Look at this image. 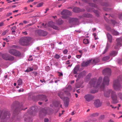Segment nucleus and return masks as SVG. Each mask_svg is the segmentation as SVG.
Segmentation results:
<instances>
[{
  "mask_svg": "<svg viewBox=\"0 0 122 122\" xmlns=\"http://www.w3.org/2000/svg\"><path fill=\"white\" fill-rule=\"evenodd\" d=\"M58 75L59 76H63V74L62 73L59 72L58 73Z\"/></svg>",
  "mask_w": 122,
  "mask_h": 122,
  "instance_id": "obj_42",
  "label": "nucleus"
},
{
  "mask_svg": "<svg viewBox=\"0 0 122 122\" xmlns=\"http://www.w3.org/2000/svg\"><path fill=\"white\" fill-rule=\"evenodd\" d=\"M112 34L114 35H117L119 34V33L117 31L115 30H112Z\"/></svg>",
  "mask_w": 122,
  "mask_h": 122,
  "instance_id": "obj_23",
  "label": "nucleus"
},
{
  "mask_svg": "<svg viewBox=\"0 0 122 122\" xmlns=\"http://www.w3.org/2000/svg\"><path fill=\"white\" fill-rule=\"evenodd\" d=\"M8 30H7L4 31L2 34V36H4L6 34V33L8 31Z\"/></svg>",
  "mask_w": 122,
  "mask_h": 122,
  "instance_id": "obj_34",
  "label": "nucleus"
},
{
  "mask_svg": "<svg viewBox=\"0 0 122 122\" xmlns=\"http://www.w3.org/2000/svg\"><path fill=\"white\" fill-rule=\"evenodd\" d=\"M17 47V46H12L11 47V49L9 51V53L12 55H15V54L14 53H15V49H14L16 48Z\"/></svg>",
  "mask_w": 122,
  "mask_h": 122,
  "instance_id": "obj_9",
  "label": "nucleus"
},
{
  "mask_svg": "<svg viewBox=\"0 0 122 122\" xmlns=\"http://www.w3.org/2000/svg\"><path fill=\"white\" fill-rule=\"evenodd\" d=\"M43 4V3L42 2L40 3L37 5V7H40Z\"/></svg>",
  "mask_w": 122,
  "mask_h": 122,
  "instance_id": "obj_28",
  "label": "nucleus"
},
{
  "mask_svg": "<svg viewBox=\"0 0 122 122\" xmlns=\"http://www.w3.org/2000/svg\"><path fill=\"white\" fill-rule=\"evenodd\" d=\"M92 60H89L86 62H84L81 64V66H87L89 63L91 62Z\"/></svg>",
  "mask_w": 122,
  "mask_h": 122,
  "instance_id": "obj_15",
  "label": "nucleus"
},
{
  "mask_svg": "<svg viewBox=\"0 0 122 122\" xmlns=\"http://www.w3.org/2000/svg\"><path fill=\"white\" fill-rule=\"evenodd\" d=\"M94 104L97 107H98L101 106L102 105V102L99 99H97L94 102Z\"/></svg>",
  "mask_w": 122,
  "mask_h": 122,
  "instance_id": "obj_11",
  "label": "nucleus"
},
{
  "mask_svg": "<svg viewBox=\"0 0 122 122\" xmlns=\"http://www.w3.org/2000/svg\"><path fill=\"white\" fill-rule=\"evenodd\" d=\"M109 46L107 44L106 46V48H105L104 52L103 53V54H104L106 53V52L107 51V50L109 48Z\"/></svg>",
  "mask_w": 122,
  "mask_h": 122,
  "instance_id": "obj_26",
  "label": "nucleus"
},
{
  "mask_svg": "<svg viewBox=\"0 0 122 122\" xmlns=\"http://www.w3.org/2000/svg\"><path fill=\"white\" fill-rule=\"evenodd\" d=\"M63 22V21L62 20L60 19L57 21V23L59 24H60L62 23Z\"/></svg>",
  "mask_w": 122,
  "mask_h": 122,
  "instance_id": "obj_29",
  "label": "nucleus"
},
{
  "mask_svg": "<svg viewBox=\"0 0 122 122\" xmlns=\"http://www.w3.org/2000/svg\"><path fill=\"white\" fill-rule=\"evenodd\" d=\"M109 122H114V121L112 120H110L109 121Z\"/></svg>",
  "mask_w": 122,
  "mask_h": 122,
  "instance_id": "obj_60",
  "label": "nucleus"
},
{
  "mask_svg": "<svg viewBox=\"0 0 122 122\" xmlns=\"http://www.w3.org/2000/svg\"><path fill=\"white\" fill-rule=\"evenodd\" d=\"M61 14L63 15L62 17L63 18L67 19H69L70 22L75 21L77 20V19L74 18H70L69 17L65 16L67 15H70L71 14V12L67 10H64L61 13Z\"/></svg>",
  "mask_w": 122,
  "mask_h": 122,
  "instance_id": "obj_1",
  "label": "nucleus"
},
{
  "mask_svg": "<svg viewBox=\"0 0 122 122\" xmlns=\"http://www.w3.org/2000/svg\"><path fill=\"white\" fill-rule=\"evenodd\" d=\"M78 9L77 8H73V11L75 12H78Z\"/></svg>",
  "mask_w": 122,
  "mask_h": 122,
  "instance_id": "obj_32",
  "label": "nucleus"
},
{
  "mask_svg": "<svg viewBox=\"0 0 122 122\" xmlns=\"http://www.w3.org/2000/svg\"><path fill=\"white\" fill-rule=\"evenodd\" d=\"M75 114V113H74V112H72L71 113V115H73Z\"/></svg>",
  "mask_w": 122,
  "mask_h": 122,
  "instance_id": "obj_56",
  "label": "nucleus"
},
{
  "mask_svg": "<svg viewBox=\"0 0 122 122\" xmlns=\"http://www.w3.org/2000/svg\"><path fill=\"white\" fill-rule=\"evenodd\" d=\"M18 10H16L13 11V12H18Z\"/></svg>",
  "mask_w": 122,
  "mask_h": 122,
  "instance_id": "obj_62",
  "label": "nucleus"
},
{
  "mask_svg": "<svg viewBox=\"0 0 122 122\" xmlns=\"http://www.w3.org/2000/svg\"><path fill=\"white\" fill-rule=\"evenodd\" d=\"M86 101H89L92 99V96L91 95L87 94L84 97Z\"/></svg>",
  "mask_w": 122,
  "mask_h": 122,
  "instance_id": "obj_14",
  "label": "nucleus"
},
{
  "mask_svg": "<svg viewBox=\"0 0 122 122\" xmlns=\"http://www.w3.org/2000/svg\"><path fill=\"white\" fill-rule=\"evenodd\" d=\"M49 10V9H48V8H47L46 9V11L45 12V13H46V12H47V11L48 10Z\"/></svg>",
  "mask_w": 122,
  "mask_h": 122,
  "instance_id": "obj_54",
  "label": "nucleus"
},
{
  "mask_svg": "<svg viewBox=\"0 0 122 122\" xmlns=\"http://www.w3.org/2000/svg\"><path fill=\"white\" fill-rule=\"evenodd\" d=\"M15 1H16L15 0H12V1H10L9 2H8V3H10V2H14Z\"/></svg>",
  "mask_w": 122,
  "mask_h": 122,
  "instance_id": "obj_59",
  "label": "nucleus"
},
{
  "mask_svg": "<svg viewBox=\"0 0 122 122\" xmlns=\"http://www.w3.org/2000/svg\"><path fill=\"white\" fill-rule=\"evenodd\" d=\"M81 75L80 74H79L78 75V77L77 78V79H76V81H77L79 79V76H80Z\"/></svg>",
  "mask_w": 122,
  "mask_h": 122,
  "instance_id": "obj_50",
  "label": "nucleus"
},
{
  "mask_svg": "<svg viewBox=\"0 0 122 122\" xmlns=\"http://www.w3.org/2000/svg\"><path fill=\"white\" fill-rule=\"evenodd\" d=\"M81 55H76V56L77 58H79L81 57Z\"/></svg>",
  "mask_w": 122,
  "mask_h": 122,
  "instance_id": "obj_38",
  "label": "nucleus"
},
{
  "mask_svg": "<svg viewBox=\"0 0 122 122\" xmlns=\"http://www.w3.org/2000/svg\"><path fill=\"white\" fill-rule=\"evenodd\" d=\"M70 88V90H71V86H69L68 87V88Z\"/></svg>",
  "mask_w": 122,
  "mask_h": 122,
  "instance_id": "obj_55",
  "label": "nucleus"
},
{
  "mask_svg": "<svg viewBox=\"0 0 122 122\" xmlns=\"http://www.w3.org/2000/svg\"><path fill=\"white\" fill-rule=\"evenodd\" d=\"M104 116L103 115H102L101 116V117H100V118L103 119L104 118Z\"/></svg>",
  "mask_w": 122,
  "mask_h": 122,
  "instance_id": "obj_51",
  "label": "nucleus"
},
{
  "mask_svg": "<svg viewBox=\"0 0 122 122\" xmlns=\"http://www.w3.org/2000/svg\"><path fill=\"white\" fill-rule=\"evenodd\" d=\"M23 23L25 24H26L27 23V22L26 21H23Z\"/></svg>",
  "mask_w": 122,
  "mask_h": 122,
  "instance_id": "obj_63",
  "label": "nucleus"
},
{
  "mask_svg": "<svg viewBox=\"0 0 122 122\" xmlns=\"http://www.w3.org/2000/svg\"><path fill=\"white\" fill-rule=\"evenodd\" d=\"M71 57V56L70 55H69L68 56V59H69Z\"/></svg>",
  "mask_w": 122,
  "mask_h": 122,
  "instance_id": "obj_57",
  "label": "nucleus"
},
{
  "mask_svg": "<svg viewBox=\"0 0 122 122\" xmlns=\"http://www.w3.org/2000/svg\"><path fill=\"white\" fill-rule=\"evenodd\" d=\"M5 43H5V42H3V47H4L5 46Z\"/></svg>",
  "mask_w": 122,
  "mask_h": 122,
  "instance_id": "obj_52",
  "label": "nucleus"
},
{
  "mask_svg": "<svg viewBox=\"0 0 122 122\" xmlns=\"http://www.w3.org/2000/svg\"><path fill=\"white\" fill-rule=\"evenodd\" d=\"M22 83V81L21 79H19L18 80V85L20 86L21 85Z\"/></svg>",
  "mask_w": 122,
  "mask_h": 122,
  "instance_id": "obj_27",
  "label": "nucleus"
},
{
  "mask_svg": "<svg viewBox=\"0 0 122 122\" xmlns=\"http://www.w3.org/2000/svg\"><path fill=\"white\" fill-rule=\"evenodd\" d=\"M11 14H12V13H9L7 14V16H8L11 15Z\"/></svg>",
  "mask_w": 122,
  "mask_h": 122,
  "instance_id": "obj_46",
  "label": "nucleus"
},
{
  "mask_svg": "<svg viewBox=\"0 0 122 122\" xmlns=\"http://www.w3.org/2000/svg\"><path fill=\"white\" fill-rule=\"evenodd\" d=\"M79 52L81 53V55H82V50H79Z\"/></svg>",
  "mask_w": 122,
  "mask_h": 122,
  "instance_id": "obj_49",
  "label": "nucleus"
},
{
  "mask_svg": "<svg viewBox=\"0 0 122 122\" xmlns=\"http://www.w3.org/2000/svg\"><path fill=\"white\" fill-rule=\"evenodd\" d=\"M116 41H117V45L118 47H115V48L116 49H117L118 47L119 46L121 45V43H120V42L122 40L121 38H119L117 39Z\"/></svg>",
  "mask_w": 122,
  "mask_h": 122,
  "instance_id": "obj_16",
  "label": "nucleus"
},
{
  "mask_svg": "<svg viewBox=\"0 0 122 122\" xmlns=\"http://www.w3.org/2000/svg\"><path fill=\"white\" fill-rule=\"evenodd\" d=\"M111 71V69L109 68H106L104 69L103 71V73L106 72L107 73H109Z\"/></svg>",
  "mask_w": 122,
  "mask_h": 122,
  "instance_id": "obj_20",
  "label": "nucleus"
},
{
  "mask_svg": "<svg viewBox=\"0 0 122 122\" xmlns=\"http://www.w3.org/2000/svg\"><path fill=\"white\" fill-rule=\"evenodd\" d=\"M23 25V23H20L19 24V25Z\"/></svg>",
  "mask_w": 122,
  "mask_h": 122,
  "instance_id": "obj_61",
  "label": "nucleus"
},
{
  "mask_svg": "<svg viewBox=\"0 0 122 122\" xmlns=\"http://www.w3.org/2000/svg\"><path fill=\"white\" fill-rule=\"evenodd\" d=\"M109 80L108 77H107L105 76L104 78V80L102 85L100 86L101 89H104L105 86L108 85Z\"/></svg>",
  "mask_w": 122,
  "mask_h": 122,
  "instance_id": "obj_6",
  "label": "nucleus"
},
{
  "mask_svg": "<svg viewBox=\"0 0 122 122\" xmlns=\"http://www.w3.org/2000/svg\"><path fill=\"white\" fill-rule=\"evenodd\" d=\"M10 115L9 113H5L3 115H1L0 116V118L1 119H5L9 117Z\"/></svg>",
  "mask_w": 122,
  "mask_h": 122,
  "instance_id": "obj_13",
  "label": "nucleus"
},
{
  "mask_svg": "<svg viewBox=\"0 0 122 122\" xmlns=\"http://www.w3.org/2000/svg\"><path fill=\"white\" fill-rule=\"evenodd\" d=\"M58 96L62 99H63L64 101L65 106L66 107H67L68 105L69 102V99L67 97H66L63 98L64 96L62 93H59Z\"/></svg>",
  "mask_w": 122,
  "mask_h": 122,
  "instance_id": "obj_5",
  "label": "nucleus"
},
{
  "mask_svg": "<svg viewBox=\"0 0 122 122\" xmlns=\"http://www.w3.org/2000/svg\"><path fill=\"white\" fill-rule=\"evenodd\" d=\"M4 25V23L3 22H1L0 23V27Z\"/></svg>",
  "mask_w": 122,
  "mask_h": 122,
  "instance_id": "obj_40",
  "label": "nucleus"
},
{
  "mask_svg": "<svg viewBox=\"0 0 122 122\" xmlns=\"http://www.w3.org/2000/svg\"><path fill=\"white\" fill-rule=\"evenodd\" d=\"M31 38L29 37H25L21 38L20 40L19 43L20 44L23 46L28 45L30 42Z\"/></svg>",
  "mask_w": 122,
  "mask_h": 122,
  "instance_id": "obj_4",
  "label": "nucleus"
},
{
  "mask_svg": "<svg viewBox=\"0 0 122 122\" xmlns=\"http://www.w3.org/2000/svg\"><path fill=\"white\" fill-rule=\"evenodd\" d=\"M117 52L113 51L111 52V55L112 56H114L117 54Z\"/></svg>",
  "mask_w": 122,
  "mask_h": 122,
  "instance_id": "obj_24",
  "label": "nucleus"
},
{
  "mask_svg": "<svg viewBox=\"0 0 122 122\" xmlns=\"http://www.w3.org/2000/svg\"><path fill=\"white\" fill-rule=\"evenodd\" d=\"M79 66L78 65L76 66L74 69V73L75 74H76L77 71L79 70Z\"/></svg>",
  "mask_w": 122,
  "mask_h": 122,
  "instance_id": "obj_18",
  "label": "nucleus"
},
{
  "mask_svg": "<svg viewBox=\"0 0 122 122\" xmlns=\"http://www.w3.org/2000/svg\"><path fill=\"white\" fill-rule=\"evenodd\" d=\"M69 63V61L68 60L67 61H66V64H68Z\"/></svg>",
  "mask_w": 122,
  "mask_h": 122,
  "instance_id": "obj_53",
  "label": "nucleus"
},
{
  "mask_svg": "<svg viewBox=\"0 0 122 122\" xmlns=\"http://www.w3.org/2000/svg\"><path fill=\"white\" fill-rule=\"evenodd\" d=\"M113 87L116 90L119 89L122 87L118 80H116L114 81Z\"/></svg>",
  "mask_w": 122,
  "mask_h": 122,
  "instance_id": "obj_7",
  "label": "nucleus"
},
{
  "mask_svg": "<svg viewBox=\"0 0 122 122\" xmlns=\"http://www.w3.org/2000/svg\"><path fill=\"white\" fill-rule=\"evenodd\" d=\"M54 24V23L53 22L51 21L49 23V26L52 27L54 29H58V27L57 26L55 25Z\"/></svg>",
  "mask_w": 122,
  "mask_h": 122,
  "instance_id": "obj_12",
  "label": "nucleus"
},
{
  "mask_svg": "<svg viewBox=\"0 0 122 122\" xmlns=\"http://www.w3.org/2000/svg\"><path fill=\"white\" fill-rule=\"evenodd\" d=\"M97 92V91L96 90L94 91H91V92L92 93H94L96 92Z\"/></svg>",
  "mask_w": 122,
  "mask_h": 122,
  "instance_id": "obj_47",
  "label": "nucleus"
},
{
  "mask_svg": "<svg viewBox=\"0 0 122 122\" xmlns=\"http://www.w3.org/2000/svg\"><path fill=\"white\" fill-rule=\"evenodd\" d=\"M99 61V59H96L93 60V62L94 63H97Z\"/></svg>",
  "mask_w": 122,
  "mask_h": 122,
  "instance_id": "obj_33",
  "label": "nucleus"
},
{
  "mask_svg": "<svg viewBox=\"0 0 122 122\" xmlns=\"http://www.w3.org/2000/svg\"><path fill=\"white\" fill-rule=\"evenodd\" d=\"M2 57L5 60H12L14 59L13 56L7 54L3 55Z\"/></svg>",
  "mask_w": 122,
  "mask_h": 122,
  "instance_id": "obj_8",
  "label": "nucleus"
},
{
  "mask_svg": "<svg viewBox=\"0 0 122 122\" xmlns=\"http://www.w3.org/2000/svg\"><path fill=\"white\" fill-rule=\"evenodd\" d=\"M34 0H28L27 2V3H29L30 2H31L33 1Z\"/></svg>",
  "mask_w": 122,
  "mask_h": 122,
  "instance_id": "obj_43",
  "label": "nucleus"
},
{
  "mask_svg": "<svg viewBox=\"0 0 122 122\" xmlns=\"http://www.w3.org/2000/svg\"><path fill=\"white\" fill-rule=\"evenodd\" d=\"M102 77H100L98 79L97 81L96 82L95 79H94L91 80L90 82L89 86H90L91 87H93L94 88H96L99 87L101 81H102Z\"/></svg>",
  "mask_w": 122,
  "mask_h": 122,
  "instance_id": "obj_3",
  "label": "nucleus"
},
{
  "mask_svg": "<svg viewBox=\"0 0 122 122\" xmlns=\"http://www.w3.org/2000/svg\"><path fill=\"white\" fill-rule=\"evenodd\" d=\"M22 33L25 35H26L27 34V33L26 31L23 32Z\"/></svg>",
  "mask_w": 122,
  "mask_h": 122,
  "instance_id": "obj_48",
  "label": "nucleus"
},
{
  "mask_svg": "<svg viewBox=\"0 0 122 122\" xmlns=\"http://www.w3.org/2000/svg\"><path fill=\"white\" fill-rule=\"evenodd\" d=\"M36 32L39 35L42 36H45L47 34V32L44 31L43 30H38L36 31Z\"/></svg>",
  "mask_w": 122,
  "mask_h": 122,
  "instance_id": "obj_10",
  "label": "nucleus"
},
{
  "mask_svg": "<svg viewBox=\"0 0 122 122\" xmlns=\"http://www.w3.org/2000/svg\"><path fill=\"white\" fill-rule=\"evenodd\" d=\"M66 58V56H63V57L62 58V60H64V58Z\"/></svg>",
  "mask_w": 122,
  "mask_h": 122,
  "instance_id": "obj_58",
  "label": "nucleus"
},
{
  "mask_svg": "<svg viewBox=\"0 0 122 122\" xmlns=\"http://www.w3.org/2000/svg\"><path fill=\"white\" fill-rule=\"evenodd\" d=\"M33 70V69L32 68H31L30 67H28L27 70L25 71V72H29L31 71H32Z\"/></svg>",
  "mask_w": 122,
  "mask_h": 122,
  "instance_id": "obj_22",
  "label": "nucleus"
},
{
  "mask_svg": "<svg viewBox=\"0 0 122 122\" xmlns=\"http://www.w3.org/2000/svg\"><path fill=\"white\" fill-rule=\"evenodd\" d=\"M89 40L86 39H84L83 40L84 43L86 44H88L89 43Z\"/></svg>",
  "mask_w": 122,
  "mask_h": 122,
  "instance_id": "obj_21",
  "label": "nucleus"
},
{
  "mask_svg": "<svg viewBox=\"0 0 122 122\" xmlns=\"http://www.w3.org/2000/svg\"><path fill=\"white\" fill-rule=\"evenodd\" d=\"M14 53L15 54V55H13L16 56H20L21 55V53L19 51L16 50H15V52Z\"/></svg>",
  "mask_w": 122,
  "mask_h": 122,
  "instance_id": "obj_17",
  "label": "nucleus"
},
{
  "mask_svg": "<svg viewBox=\"0 0 122 122\" xmlns=\"http://www.w3.org/2000/svg\"><path fill=\"white\" fill-rule=\"evenodd\" d=\"M107 36L108 41L110 42H111L112 40V37L111 35L109 33L107 35Z\"/></svg>",
  "mask_w": 122,
  "mask_h": 122,
  "instance_id": "obj_19",
  "label": "nucleus"
},
{
  "mask_svg": "<svg viewBox=\"0 0 122 122\" xmlns=\"http://www.w3.org/2000/svg\"><path fill=\"white\" fill-rule=\"evenodd\" d=\"M68 50L67 49H65L63 51V53L64 54H66L68 52Z\"/></svg>",
  "mask_w": 122,
  "mask_h": 122,
  "instance_id": "obj_36",
  "label": "nucleus"
},
{
  "mask_svg": "<svg viewBox=\"0 0 122 122\" xmlns=\"http://www.w3.org/2000/svg\"><path fill=\"white\" fill-rule=\"evenodd\" d=\"M16 27L15 26H14L11 29V30H12V32H15V30L16 29Z\"/></svg>",
  "mask_w": 122,
  "mask_h": 122,
  "instance_id": "obj_30",
  "label": "nucleus"
},
{
  "mask_svg": "<svg viewBox=\"0 0 122 122\" xmlns=\"http://www.w3.org/2000/svg\"><path fill=\"white\" fill-rule=\"evenodd\" d=\"M118 96L119 97L120 99H122V94L121 93H120L118 94Z\"/></svg>",
  "mask_w": 122,
  "mask_h": 122,
  "instance_id": "obj_37",
  "label": "nucleus"
},
{
  "mask_svg": "<svg viewBox=\"0 0 122 122\" xmlns=\"http://www.w3.org/2000/svg\"><path fill=\"white\" fill-rule=\"evenodd\" d=\"M50 67L48 66H47L45 67V69L46 71H48L50 70Z\"/></svg>",
  "mask_w": 122,
  "mask_h": 122,
  "instance_id": "obj_35",
  "label": "nucleus"
},
{
  "mask_svg": "<svg viewBox=\"0 0 122 122\" xmlns=\"http://www.w3.org/2000/svg\"><path fill=\"white\" fill-rule=\"evenodd\" d=\"M111 94V97L114 103H117L118 102L117 99V97L115 94L114 92L111 90H109L107 91V92H104L105 96L107 97L109 96L110 94Z\"/></svg>",
  "mask_w": 122,
  "mask_h": 122,
  "instance_id": "obj_2",
  "label": "nucleus"
},
{
  "mask_svg": "<svg viewBox=\"0 0 122 122\" xmlns=\"http://www.w3.org/2000/svg\"><path fill=\"white\" fill-rule=\"evenodd\" d=\"M93 35L94 36V37H95V40L97 39V38L96 37L97 36L96 34L95 33H94L93 34Z\"/></svg>",
  "mask_w": 122,
  "mask_h": 122,
  "instance_id": "obj_39",
  "label": "nucleus"
},
{
  "mask_svg": "<svg viewBox=\"0 0 122 122\" xmlns=\"http://www.w3.org/2000/svg\"><path fill=\"white\" fill-rule=\"evenodd\" d=\"M48 119L47 118H46L44 120V122H48Z\"/></svg>",
  "mask_w": 122,
  "mask_h": 122,
  "instance_id": "obj_44",
  "label": "nucleus"
},
{
  "mask_svg": "<svg viewBox=\"0 0 122 122\" xmlns=\"http://www.w3.org/2000/svg\"><path fill=\"white\" fill-rule=\"evenodd\" d=\"M34 73L35 75H36L37 74V73L36 72H34Z\"/></svg>",
  "mask_w": 122,
  "mask_h": 122,
  "instance_id": "obj_64",
  "label": "nucleus"
},
{
  "mask_svg": "<svg viewBox=\"0 0 122 122\" xmlns=\"http://www.w3.org/2000/svg\"><path fill=\"white\" fill-rule=\"evenodd\" d=\"M31 56H30L29 58L28 59V61H32L33 60V59L31 58Z\"/></svg>",
  "mask_w": 122,
  "mask_h": 122,
  "instance_id": "obj_41",
  "label": "nucleus"
},
{
  "mask_svg": "<svg viewBox=\"0 0 122 122\" xmlns=\"http://www.w3.org/2000/svg\"><path fill=\"white\" fill-rule=\"evenodd\" d=\"M98 115V114L97 113L96 114H92V116H95L96 115H97V116Z\"/></svg>",
  "mask_w": 122,
  "mask_h": 122,
  "instance_id": "obj_45",
  "label": "nucleus"
},
{
  "mask_svg": "<svg viewBox=\"0 0 122 122\" xmlns=\"http://www.w3.org/2000/svg\"><path fill=\"white\" fill-rule=\"evenodd\" d=\"M60 57V56L57 54H56L54 56V58L57 59H58Z\"/></svg>",
  "mask_w": 122,
  "mask_h": 122,
  "instance_id": "obj_31",
  "label": "nucleus"
},
{
  "mask_svg": "<svg viewBox=\"0 0 122 122\" xmlns=\"http://www.w3.org/2000/svg\"><path fill=\"white\" fill-rule=\"evenodd\" d=\"M109 58V57L108 56H107L103 57L102 59V60L103 61H106Z\"/></svg>",
  "mask_w": 122,
  "mask_h": 122,
  "instance_id": "obj_25",
  "label": "nucleus"
}]
</instances>
